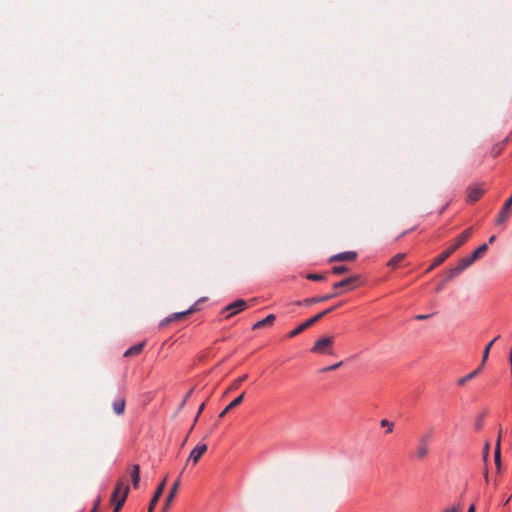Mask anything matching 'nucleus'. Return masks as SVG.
Masks as SVG:
<instances>
[{
    "label": "nucleus",
    "instance_id": "1",
    "mask_svg": "<svg viewBox=\"0 0 512 512\" xmlns=\"http://www.w3.org/2000/svg\"><path fill=\"white\" fill-rule=\"evenodd\" d=\"M129 486L124 482V480L120 479L116 482L115 488L111 494V501L114 504L113 512H119L129 494Z\"/></svg>",
    "mask_w": 512,
    "mask_h": 512
},
{
    "label": "nucleus",
    "instance_id": "2",
    "mask_svg": "<svg viewBox=\"0 0 512 512\" xmlns=\"http://www.w3.org/2000/svg\"><path fill=\"white\" fill-rule=\"evenodd\" d=\"M433 436V431L422 434L416 444V457L418 459L425 458L429 453V445Z\"/></svg>",
    "mask_w": 512,
    "mask_h": 512
},
{
    "label": "nucleus",
    "instance_id": "3",
    "mask_svg": "<svg viewBox=\"0 0 512 512\" xmlns=\"http://www.w3.org/2000/svg\"><path fill=\"white\" fill-rule=\"evenodd\" d=\"M333 344V337L331 336H324L318 339L314 346L312 347L311 351L313 353H319V354H328L332 355V350L330 347Z\"/></svg>",
    "mask_w": 512,
    "mask_h": 512
},
{
    "label": "nucleus",
    "instance_id": "4",
    "mask_svg": "<svg viewBox=\"0 0 512 512\" xmlns=\"http://www.w3.org/2000/svg\"><path fill=\"white\" fill-rule=\"evenodd\" d=\"M474 262L475 260L472 258L471 255L462 258L455 267L448 270L447 280H452L454 277L461 274L464 270L470 267Z\"/></svg>",
    "mask_w": 512,
    "mask_h": 512
},
{
    "label": "nucleus",
    "instance_id": "5",
    "mask_svg": "<svg viewBox=\"0 0 512 512\" xmlns=\"http://www.w3.org/2000/svg\"><path fill=\"white\" fill-rule=\"evenodd\" d=\"M474 262L475 260L472 258L471 255L462 258L455 267L448 270L447 280H452L454 277L461 274L464 270L470 267Z\"/></svg>",
    "mask_w": 512,
    "mask_h": 512
},
{
    "label": "nucleus",
    "instance_id": "6",
    "mask_svg": "<svg viewBox=\"0 0 512 512\" xmlns=\"http://www.w3.org/2000/svg\"><path fill=\"white\" fill-rule=\"evenodd\" d=\"M359 283H360V276L354 275V276L345 278L339 282H335L333 284V289L335 290V292H339L338 290L340 288H344L346 291H351V290L355 289L359 285Z\"/></svg>",
    "mask_w": 512,
    "mask_h": 512
},
{
    "label": "nucleus",
    "instance_id": "7",
    "mask_svg": "<svg viewBox=\"0 0 512 512\" xmlns=\"http://www.w3.org/2000/svg\"><path fill=\"white\" fill-rule=\"evenodd\" d=\"M473 228L469 227L464 230L460 235H458L454 242L449 246L450 250L454 253L457 249H459L472 235Z\"/></svg>",
    "mask_w": 512,
    "mask_h": 512
},
{
    "label": "nucleus",
    "instance_id": "8",
    "mask_svg": "<svg viewBox=\"0 0 512 512\" xmlns=\"http://www.w3.org/2000/svg\"><path fill=\"white\" fill-rule=\"evenodd\" d=\"M341 293L342 292H334V293L326 294V295H322V296H315V297H311V298H306L302 302H298V304H303V305H306V306H310V305H313V304H316V303L328 301V300H330L332 298L337 297Z\"/></svg>",
    "mask_w": 512,
    "mask_h": 512
},
{
    "label": "nucleus",
    "instance_id": "9",
    "mask_svg": "<svg viewBox=\"0 0 512 512\" xmlns=\"http://www.w3.org/2000/svg\"><path fill=\"white\" fill-rule=\"evenodd\" d=\"M453 252L448 247L442 253H440L432 262V264L427 268L426 272H431L433 269L441 265L444 261H446Z\"/></svg>",
    "mask_w": 512,
    "mask_h": 512
},
{
    "label": "nucleus",
    "instance_id": "10",
    "mask_svg": "<svg viewBox=\"0 0 512 512\" xmlns=\"http://www.w3.org/2000/svg\"><path fill=\"white\" fill-rule=\"evenodd\" d=\"M207 451V445L205 443H199L190 453L188 462L192 461L196 464L202 455Z\"/></svg>",
    "mask_w": 512,
    "mask_h": 512
},
{
    "label": "nucleus",
    "instance_id": "11",
    "mask_svg": "<svg viewBox=\"0 0 512 512\" xmlns=\"http://www.w3.org/2000/svg\"><path fill=\"white\" fill-rule=\"evenodd\" d=\"M165 485H166V482L165 480H163L159 485L158 487L156 488L155 492H154V495L149 503V508H148V512H153L159 499L161 498L162 494H163V491L165 489Z\"/></svg>",
    "mask_w": 512,
    "mask_h": 512
},
{
    "label": "nucleus",
    "instance_id": "12",
    "mask_svg": "<svg viewBox=\"0 0 512 512\" xmlns=\"http://www.w3.org/2000/svg\"><path fill=\"white\" fill-rule=\"evenodd\" d=\"M247 306V303L244 300H236L235 302L229 304L226 307V311H228L227 317L237 314L238 312L244 310Z\"/></svg>",
    "mask_w": 512,
    "mask_h": 512
},
{
    "label": "nucleus",
    "instance_id": "13",
    "mask_svg": "<svg viewBox=\"0 0 512 512\" xmlns=\"http://www.w3.org/2000/svg\"><path fill=\"white\" fill-rule=\"evenodd\" d=\"M128 472L135 489L138 488L140 482V467L138 464H133L128 467Z\"/></svg>",
    "mask_w": 512,
    "mask_h": 512
},
{
    "label": "nucleus",
    "instance_id": "14",
    "mask_svg": "<svg viewBox=\"0 0 512 512\" xmlns=\"http://www.w3.org/2000/svg\"><path fill=\"white\" fill-rule=\"evenodd\" d=\"M194 311H195V309H194V307L192 306V307H190V308H189L188 310H186V311L179 312V313H174V314H172V315H170V316L166 317V318H165V319L160 323V326H164V325H166V324H168V323H170V322H172V321H174V320L181 319V318L185 317L186 315H188V314H190V313H192V312H194Z\"/></svg>",
    "mask_w": 512,
    "mask_h": 512
},
{
    "label": "nucleus",
    "instance_id": "15",
    "mask_svg": "<svg viewBox=\"0 0 512 512\" xmlns=\"http://www.w3.org/2000/svg\"><path fill=\"white\" fill-rule=\"evenodd\" d=\"M357 257V254L353 251L342 252L336 254L330 258V262L334 261H352Z\"/></svg>",
    "mask_w": 512,
    "mask_h": 512
},
{
    "label": "nucleus",
    "instance_id": "16",
    "mask_svg": "<svg viewBox=\"0 0 512 512\" xmlns=\"http://www.w3.org/2000/svg\"><path fill=\"white\" fill-rule=\"evenodd\" d=\"M342 305V303H339L335 306H332L330 308H327L326 310H323L322 312L316 314L315 316L311 317L310 319H308V323H310V326H312L313 324H315L317 321H319L320 319H322L325 315L329 314L330 312L334 311L336 308L340 307Z\"/></svg>",
    "mask_w": 512,
    "mask_h": 512
},
{
    "label": "nucleus",
    "instance_id": "17",
    "mask_svg": "<svg viewBox=\"0 0 512 512\" xmlns=\"http://www.w3.org/2000/svg\"><path fill=\"white\" fill-rule=\"evenodd\" d=\"M244 395L245 393L243 392L242 394H240L238 397H236L233 401H231L226 407L225 409L219 414V418H222L225 416V414L230 411L231 409L237 407L238 405H240L244 399Z\"/></svg>",
    "mask_w": 512,
    "mask_h": 512
},
{
    "label": "nucleus",
    "instance_id": "18",
    "mask_svg": "<svg viewBox=\"0 0 512 512\" xmlns=\"http://www.w3.org/2000/svg\"><path fill=\"white\" fill-rule=\"evenodd\" d=\"M125 405H126V401L124 398L115 399L112 404L113 411L115 412V414L122 415L125 410Z\"/></svg>",
    "mask_w": 512,
    "mask_h": 512
},
{
    "label": "nucleus",
    "instance_id": "19",
    "mask_svg": "<svg viewBox=\"0 0 512 512\" xmlns=\"http://www.w3.org/2000/svg\"><path fill=\"white\" fill-rule=\"evenodd\" d=\"M483 194L480 187H471L468 191V201L476 202Z\"/></svg>",
    "mask_w": 512,
    "mask_h": 512
},
{
    "label": "nucleus",
    "instance_id": "20",
    "mask_svg": "<svg viewBox=\"0 0 512 512\" xmlns=\"http://www.w3.org/2000/svg\"><path fill=\"white\" fill-rule=\"evenodd\" d=\"M144 345H145L144 342L133 345L132 347H130L129 349H127L125 351L124 356L129 357V356H135V355L140 354L144 348Z\"/></svg>",
    "mask_w": 512,
    "mask_h": 512
},
{
    "label": "nucleus",
    "instance_id": "21",
    "mask_svg": "<svg viewBox=\"0 0 512 512\" xmlns=\"http://www.w3.org/2000/svg\"><path fill=\"white\" fill-rule=\"evenodd\" d=\"M177 488H178V482H175L172 489L170 490L169 494L166 497L165 506L163 507L162 512H167V510L169 509L170 504L172 503V501L175 497Z\"/></svg>",
    "mask_w": 512,
    "mask_h": 512
},
{
    "label": "nucleus",
    "instance_id": "22",
    "mask_svg": "<svg viewBox=\"0 0 512 512\" xmlns=\"http://www.w3.org/2000/svg\"><path fill=\"white\" fill-rule=\"evenodd\" d=\"M275 320V315L274 314H269L268 316H266L264 319L260 320V321H257L254 325H253V329H259V328H262L266 325H271Z\"/></svg>",
    "mask_w": 512,
    "mask_h": 512
},
{
    "label": "nucleus",
    "instance_id": "23",
    "mask_svg": "<svg viewBox=\"0 0 512 512\" xmlns=\"http://www.w3.org/2000/svg\"><path fill=\"white\" fill-rule=\"evenodd\" d=\"M405 257H406L405 253H398V254H396L394 257H392L389 260L388 266H390L392 268L398 267L399 264L404 260Z\"/></svg>",
    "mask_w": 512,
    "mask_h": 512
},
{
    "label": "nucleus",
    "instance_id": "24",
    "mask_svg": "<svg viewBox=\"0 0 512 512\" xmlns=\"http://www.w3.org/2000/svg\"><path fill=\"white\" fill-rule=\"evenodd\" d=\"M309 327H310V323H308V321L306 320L305 322H303L302 324L297 326L295 329L290 331L289 334H288V337L293 338V337L297 336L298 334H300L301 332H303L304 330H306Z\"/></svg>",
    "mask_w": 512,
    "mask_h": 512
},
{
    "label": "nucleus",
    "instance_id": "25",
    "mask_svg": "<svg viewBox=\"0 0 512 512\" xmlns=\"http://www.w3.org/2000/svg\"><path fill=\"white\" fill-rule=\"evenodd\" d=\"M488 250V244L484 243L480 245L472 254V258L476 261L477 259L481 258L486 251Z\"/></svg>",
    "mask_w": 512,
    "mask_h": 512
},
{
    "label": "nucleus",
    "instance_id": "26",
    "mask_svg": "<svg viewBox=\"0 0 512 512\" xmlns=\"http://www.w3.org/2000/svg\"><path fill=\"white\" fill-rule=\"evenodd\" d=\"M494 460L497 467V471L500 472L501 470V452H500V438L497 441L495 453H494Z\"/></svg>",
    "mask_w": 512,
    "mask_h": 512
},
{
    "label": "nucleus",
    "instance_id": "27",
    "mask_svg": "<svg viewBox=\"0 0 512 512\" xmlns=\"http://www.w3.org/2000/svg\"><path fill=\"white\" fill-rule=\"evenodd\" d=\"M248 378V374H244L242 375L241 377L237 378L236 380L233 381V383L231 384L230 388H229V391L231 390H236L240 387V385Z\"/></svg>",
    "mask_w": 512,
    "mask_h": 512
},
{
    "label": "nucleus",
    "instance_id": "28",
    "mask_svg": "<svg viewBox=\"0 0 512 512\" xmlns=\"http://www.w3.org/2000/svg\"><path fill=\"white\" fill-rule=\"evenodd\" d=\"M499 339V336H496L491 342L488 343V345L485 347L484 349V352H483V356H482V365L485 364L487 358H488V355H489V351L492 347V345L495 343L496 340Z\"/></svg>",
    "mask_w": 512,
    "mask_h": 512
},
{
    "label": "nucleus",
    "instance_id": "29",
    "mask_svg": "<svg viewBox=\"0 0 512 512\" xmlns=\"http://www.w3.org/2000/svg\"><path fill=\"white\" fill-rule=\"evenodd\" d=\"M476 376H477V371H472V372H471V373H469L468 375H466V376H464V377L460 378V379L457 381V383H458V385L463 386V385H465V384L467 383V381H469V380L473 379V378H474V377H476Z\"/></svg>",
    "mask_w": 512,
    "mask_h": 512
},
{
    "label": "nucleus",
    "instance_id": "30",
    "mask_svg": "<svg viewBox=\"0 0 512 512\" xmlns=\"http://www.w3.org/2000/svg\"><path fill=\"white\" fill-rule=\"evenodd\" d=\"M306 278L311 281H323L326 279V276L318 273H309Z\"/></svg>",
    "mask_w": 512,
    "mask_h": 512
},
{
    "label": "nucleus",
    "instance_id": "31",
    "mask_svg": "<svg viewBox=\"0 0 512 512\" xmlns=\"http://www.w3.org/2000/svg\"><path fill=\"white\" fill-rule=\"evenodd\" d=\"M381 427L386 428V433H391L394 428V424L387 419H382L380 422Z\"/></svg>",
    "mask_w": 512,
    "mask_h": 512
},
{
    "label": "nucleus",
    "instance_id": "32",
    "mask_svg": "<svg viewBox=\"0 0 512 512\" xmlns=\"http://www.w3.org/2000/svg\"><path fill=\"white\" fill-rule=\"evenodd\" d=\"M347 271H348V268L345 265H338V266H334L332 268V272L337 275L343 274Z\"/></svg>",
    "mask_w": 512,
    "mask_h": 512
},
{
    "label": "nucleus",
    "instance_id": "33",
    "mask_svg": "<svg viewBox=\"0 0 512 512\" xmlns=\"http://www.w3.org/2000/svg\"><path fill=\"white\" fill-rule=\"evenodd\" d=\"M461 506L460 504H453L447 508H445L442 512H460Z\"/></svg>",
    "mask_w": 512,
    "mask_h": 512
},
{
    "label": "nucleus",
    "instance_id": "34",
    "mask_svg": "<svg viewBox=\"0 0 512 512\" xmlns=\"http://www.w3.org/2000/svg\"><path fill=\"white\" fill-rule=\"evenodd\" d=\"M342 361L340 362H337L331 366H328V367H325L322 369V372H328V371H333V370H336L337 368H339L341 365H342Z\"/></svg>",
    "mask_w": 512,
    "mask_h": 512
},
{
    "label": "nucleus",
    "instance_id": "35",
    "mask_svg": "<svg viewBox=\"0 0 512 512\" xmlns=\"http://www.w3.org/2000/svg\"><path fill=\"white\" fill-rule=\"evenodd\" d=\"M430 317H431V314H419V315L415 316V319L420 321V320H426Z\"/></svg>",
    "mask_w": 512,
    "mask_h": 512
},
{
    "label": "nucleus",
    "instance_id": "36",
    "mask_svg": "<svg viewBox=\"0 0 512 512\" xmlns=\"http://www.w3.org/2000/svg\"><path fill=\"white\" fill-rule=\"evenodd\" d=\"M99 503H100V499L98 498L93 509L90 511V512H97V509H98V506H99Z\"/></svg>",
    "mask_w": 512,
    "mask_h": 512
},
{
    "label": "nucleus",
    "instance_id": "37",
    "mask_svg": "<svg viewBox=\"0 0 512 512\" xmlns=\"http://www.w3.org/2000/svg\"><path fill=\"white\" fill-rule=\"evenodd\" d=\"M204 409V403H202L199 407V410H198V413H197V416L195 418V420H197L198 416L200 415V413L202 412V410Z\"/></svg>",
    "mask_w": 512,
    "mask_h": 512
},
{
    "label": "nucleus",
    "instance_id": "38",
    "mask_svg": "<svg viewBox=\"0 0 512 512\" xmlns=\"http://www.w3.org/2000/svg\"><path fill=\"white\" fill-rule=\"evenodd\" d=\"M415 229V227L409 229V230H406L404 231L403 233H401V235L399 236V238L403 237L404 235L408 234L409 232L413 231Z\"/></svg>",
    "mask_w": 512,
    "mask_h": 512
},
{
    "label": "nucleus",
    "instance_id": "39",
    "mask_svg": "<svg viewBox=\"0 0 512 512\" xmlns=\"http://www.w3.org/2000/svg\"><path fill=\"white\" fill-rule=\"evenodd\" d=\"M447 281H448V280H447V278H446V279H445V280H444V281H443V282H442V283L437 287V291H440V290L444 287V285H445V283H446Z\"/></svg>",
    "mask_w": 512,
    "mask_h": 512
},
{
    "label": "nucleus",
    "instance_id": "40",
    "mask_svg": "<svg viewBox=\"0 0 512 512\" xmlns=\"http://www.w3.org/2000/svg\"><path fill=\"white\" fill-rule=\"evenodd\" d=\"M495 240H496V236L492 235V236L489 237L488 243L492 244V243H494Z\"/></svg>",
    "mask_w": 512,
    "mask_h": 512
},
{
    "label": "nucleus",
    "instance_id": "41",
    "mask_svg": "<svg viewBox=\"0 0 512 512\" xmlns=\"http://www.w3.org/2000/svg\"><path fill=\"white\" fill-rule=\"evenodd\" d=\"M466 512H475V505L471 504Z\"/></svg>",
    "mask_w": 512,
    "mask_h": 512
},
{
    "label": "nucleus",
    "instance_id": "42",
    "mask_svg": "<svg viewBox=\"0 0 512 512\" xmlns=\"http://www.w3.org/2000/svg\"><path fill=\"white\" fill-rule=\"evenodd\" d=\"M191 394H192V390L188 391V393L185 396L184 401H186L191 396Z\"/></svg>",
    "mask_w": 512,
    "mask_h": 512
},
{
    "label": "nucleus",
    "instance_id": "43",
    "mask_svg": "<svg viewBox=\"0 0 512 512\" xmlns=\"http://www.w3.org/2000/svg\"><path fill=\"white\" fill-rule=\"evenodd\" d=\"M483 366H484V365H482V364H481V365H480V366L475 370V371H477V374L481 371V369H482V367H483Z\"/></svg>",
    "mask_w": 512,
    "mask_h": 512
},
{
    "label": "nucleus",
    "instance_id": "44",
    "mask_svg": "<svg viewBox=\"0 0 512 512\" xmlns=\"http://www.w3.org/2000/svg\"><path fill=\"white\" fill-rule=\"evenodd\" d=\"M483 366H484V365H482V364H481V365H480V366L475 370V371H477V374L481 371V369H482V367H483Z\"/></svg>",
    "mask_w": 512,
    "mask_h": 512
},
{
    "label": "nucleus",
    "instance_id": "45",
    "mask_svg": "<svg viewBox=\"0 0 512 512\" xmlns=\"http://www.w3.org/2000/svg\"><path fill=\"white\" fill-rule=\"evenodd\" d=\"M485 479L488 481V473H485Z\"/></svg>",
    "mask_w": 512,
    "mask_h": 512
}]
</instances>
